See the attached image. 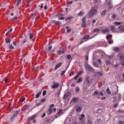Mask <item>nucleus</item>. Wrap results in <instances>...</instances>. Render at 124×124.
Here are the masks:
<instances>
[{
    "instance_id": "obj_12",
    "label": "nucleus",
    "mask_w": 124,
    "mask_h": 124,
    "mask_svg": "<svg viewBox=\"0 0 124 124\" xmlns=\"http://www.w3.org/2000/svg\"><path fill=\"white\" fill-rule=\"evenodd\" d=\"M62 62H60L59 63H58L55 67L54 69L55 70H57V69L58 68H59V67H61V66H62Z\"/></svg>"
},
{
    "instance_id": "obj_17",
    "label": "nucleus",
    "mask_w": 124,
    "mask_h": 124,
    "mask_svg": "<svg viewBox=\"0 0 124 124\" xmlns=\"http://www.w3.org/2000/svg\"><path fill=\"white\" fill-rule=\"evenodd\" d=\"M84 118H85V114H81V116L79 117V121H82Z\"/></svg>"
},
{
    "instance_id": "obj_35",
    "label": "nucleus",
    "mask_w": 124,
    "mask_h": 124,
    "mask_svg": "<svg viewBox=\"0 0 124 124\" xmlns=\"http://www.w3.org/2000/svg\"><path fill=\"white\" fill-rule=\"evenodd\" d=\"M66 29H67V32H70V31H71V30L69 29L68 26H66Z\"/></svg>"
},
{
    "instance_id": "obj_63",
    "label": "nucleus",
    "mask_w": 124,
    "mask_h": 124,
    "mask_svg": "<svg viewBox=\"0 0 124 124\" xmlns=\"http://www.w3.org/2000/svg\"><path fill=\"white\" fill-rule=\"evenodd\" d=\"M41 102H45V99H42L41 100Z\"/></svg>"
},
{
    "instance_id": "obj_40",
    "label": "nucleus",
    "mask_w": 124,
    "mask_h": 124,
    "mask_svg": "<svg viewBox=\"0 0 124 124\" xmlns=\"http://www.w3.org/2000/svg\"><path fill=\"white\" fill-rule=\"evenodd\" d=\"M85 124V121L84 120H79V123L78 124Z\"/></svg>"
},
{
    "instance_id": "obj_9",
    "label": "nucleus",
    "mask_w": 124,
    "mask_h": 124,
    "mask_svg": "<svg viewBox=\"0 0 124 124\" xmlns=\"http://www.w3.org/2000/svg\"><path fill=\"white\" fill-rule=\"evenodd\" d=\"M71 95V93L68 92L66 93H65L63 95V98L64 99H66L68 97H69V96Z\"/></svg>"
},
{
    "instance_id": "obj_31",
    "label": "nucleus",
    "mask_w": 124,
    "mask_h": 124,
    "mask_svg": "<svg viewBox=\"0 0 124 124\" xmlns=\"http://www.w3.org/2000/svg\"><path fill=\"white\" fill-rule=\"evenodd\" d=\"M51 50H52V46H50L48 47V52L51 53Z\"/></svg>"
},
{
    "instance_id": "obj_7",
    "label": "nucleus",
    "mask_w": 124,
    "mask_h": 124,
    "mask_svg": "<svg viewBox=\"0 0 124 124\" xmlns=\"http://www.w3.org/2000/svg\"><path fill=\"white\" fill-rule=\"evenodd\" d=\"M75 108L77 111V112H81V110H82V106H76L75 107Z\"/></svg>"
},
{
    "instance_id": "obj_64",
    "label": "nucleus",
    "mask_w": 124,
    "mask_h": 124,
    "mask_svg": "<svg viewBox=\"0 0 124 124\" xmlns=\"http://www.w3.org/2000/svg\"><path fill=\"white\" fill-rule=\"evenodd\" d=\"M121 65H123V66H124V61L121 62Z\"/></svg>"
},
{
    "instance_id": "obj_22",
    "label": "nucleus",
    "mask_w": 124,
    "mask_h": 124,
    "mask_svg": "<svg viewBox=\"0 0 124 124\" xmlns=\"http://www.w3.org/2000/svg\"><path fill=\"white\" fill-rule=\"evenodd\" d=\"M105 14H106V10H104L101 13V15L102 16H105Z\"/></svg>"
},
{
    "instance_id": "obj_11",
    "label": "nucleus",
    "mask_w": 124,
    "mask_h": 124,
    "mask_svg": "<svg viewBox=\"0 0 124 124\" xmlns=\"http://www.w3.org/2000/svg\"><path fill=\"white\" fill-rule=\"evenodd\" d=\"M63 16V15L62 14H60L57 15V16L58 17V20H64V17H62Z\"/></svg>"
},
{
    "instance_id": "obj_15",
    "label": "nucleus",
    "mask_w": 124,
    "mask_h": 124,
    "mask_svg": "<svg viewBox=\"0 0 124 124\" xmlns=\"http://www.w3.org/2000/svg\"><path fill=\"white\" fill-rule=\"evenodd\" d=\"M114 25L115 26H120L121 25H122V22H117V21H115L114 22Z\"/></svg>"
},
{
    "instance_id": "obj_48",
    "label": "nucleus",
    "mask_w": 124,
    "mask_h": 124,
    "mask_svg": "<svg viewBox=\"0 0 124 124\" xmlns=\"http://www.w3.org/2000/svg\"><path fill=\"white\" fill-rule=\"evenodd\" d=\"M9 49H10V50H12V49H14V47H13V46H12V44H11L9 46Z\"/></svg>"
},
{
    "instance_id": "obj_30",
    "label": "nucleus",
    "mask_w": 124,
    "mask_h": 124,
    "mask_svg": "<svg viewBox=\"0 0 124 124\" xmlns=\"http://www.w3.org/2000/svg\"><path fill=\"white\" fill-rule=\"evenodd\" d=\"M96 112L98 114H100V113L102 112V109L101 108H99L98 110H97Z\"/></svg>"
},
{
    "instance_id": "obj_38",
    "label": "nucleus",
    "mask_w": 124,
    "mask_h": 124,
    "mask_svg": "<svg viewBox=\"0 0 124 124\" xmlns=\"http://www.w3.org/2000/svg\"><path fill=\"white\" fill-rule=\"evenodd\" d=\"M4 81L5 83H7V82H8V78L5 77L4 79Z\"/></svg>"
},
{
    "instance_id": "obj_20",
    "label": "nucleus",
    "mask_w": 124,
    "mask_h": 124,
    "mask_svg": "<svg viewBox=\"0 0 124 124\" xmlns=\"http://www.w3.org/2000/svg\"><path fill=\"white\" fill-rule=\"evenodd\" d=\"M119 30L120 31H124V25H122L119 27Z\"/></svg>"
},
{
    "instance_id": "obj_14",
    "label": "nucleus",
    "mask_w": 124,
    "mask_h": 124,
    "mask_svg": "<svg viewBox=\"0 0 124 124\" xmlns=\"http://www.w3.org/2000/svg\"><path fill=\"white\" fill-rule=\"evenodd\" d=\"M85 14V13L84 12V11H83V10H81L78 14V16H83V15Z\"/></svg>"
},
{
    "instance_id": "obj_53",
    "label": "nucleus",
    "mask_w": 124,
    "mask_h": 124,
    "mask_svg": "<svg viewBox=\"0 0 124 124\" xmlns=\"http://www.w3.org/2000/svg\"><path fill=\"white\" fill-rule=\"evenodd\" d=\"M99 95H101L102 96H103V92L102 91H101L100 92L98 93Z\"/></svg>"
},
{
    "instance_id": "obj_54",
    "label": "nucleus",
    "mask_w": 124,
    "mask_h": 124,
    "mask_svg": "<svg viewBox=\"0 0 124 124\" xmlns=\"http://www.w3.org/2000/svg\"><path fill=\"white\" fill-rule=\"evenodd\" d=\"M55 22H56V21L54 20H52L50 21V24H55Z\"/></svg>"
},
{
    "instance_id": "obj_10",
    "label": "nucleus",
    "mask_w": 124,
    "mask_h": 124,
    "mask_svg": "<svg viewBox=\"0 0 124 124\" xmlns=\"http://www.w3.org/2000/svg\"><path fill=\"white\" fill-rule=\"evenodd\" d=\"M79 101V99L77 97H73L71 100V102H73L74 103H77Z\"/></svg>"
},
{
    "instance_id": "obj_32",
    "label": "nucleus",
    "mask_w": 124,
    "mask_h": 124,
    "mask_svg": "<svg viewBox=\"0 0 124 124\" xmlns=\"http://www.w3.org/2000/svg\"><path fill=\"white\" fill-rule=\"evenodd\" d=\"M5 42L6 43H10V42H11V39H5Z\"/></svg>"
},
{
    "instance_id": "obj_18",
    "label": "nucleus",
    "mask_w": 124,
    "mask_h": 124,
    "mask_svg": "<svg viewBox=\"0 0 124 124\" xmlns=\"http://www.w3.org/2000/svg\"><path fill=\"white\" fill-rule=\"evenodd\" d=\"M36 117V115H33L32 116L30 117L28 120H34V118Z\"/></svg>"
},
{
    "instance_id": "obj_16",
    "label": "nucleus",
    "mask_w": 124,
    "mask_h": 124,
    "mask_svg": "<svg viewBox=\"0 0 124 124\" xmlns=\"http://www.w3.org/2000/svg\"><path fill=\"white\" fill-rule=\"evenodd\" d=\"M89 37H90V35H85L84 36L83 38H84V39H85V40L88 41V40H89L88 38Z\"/></svg>"
},
{
    "instance_id": "obj_26",
    "label": "nucleus",
    "mask_w": 124,
    "mask_h": 124,
    "mask_svg": "<svg viewBox=\"0 0 124 124\" xmlns=\"http://www.w3.org/2000/svg\"><path fill=\"white\" fill-rule=\"evenodd\" d=\"M81 26L82 28H86V27H87V24H86V22H82Z\"/></svg>"
},
{
    "instance_id": "obj_39",
    "label": "nucleus",
    "mask_w": 124,
    "mask_h": 124,
    "mask_svg": "<svg viewBox=\"0 0 124 124\" xmlns=\"http://www.w3.org/2000/svg\"><path fill=\"white\" fill-rule=\"evenodd\" d=\"M83 81V79H82L81 78H79L78 80V81H77V83H81V82Z\"/></svg>"
},
{
    "instance_id": "obj_46",
    "label": "nucleus",
    "mask_w": 124,
    "mask_h": 124,
    "mask_svg": "<svg viewBox=\"0 0 124 124\" xmlns=\"http://www.w3.org/2000/svg\"><path fill=\"white\" fill-rule=\"evenodd\" d=\"M66 59L67 60H70V59H71V55H70V54H69L67 55Z\"/></svg>"
},
{
    "instance_id": "obj_42",
    "label": "nucleus",
    "mask_w": 124,
    "mask_h": 124,
    "mask_svg": "<svg viewBox=\"0 0 124 124\" xmlns=\"http://www.w3.org/2000/svg\"><path fill=\"white\" fill-rule=\"evenodd\" d=\"M43 5H44V4L42 3L40 5H39L38 7H40L41 9H42V8H43Z\"/></svg>"
},
{
    "instance_id": "obj_44",
    "label": "nucleus",
    "mask_w": 124,
    "mask_h": 124,
    "mask_svg": "<svg viewBox=\"0 0 124 124\" xmlns=\"http://www.w3.org/2000/svg\"><path fill=\"white\" fill-rule=\"evenodd\" d=\"M93 65L94 66H95V67H97V68L99 67V66H98V64H97V63H94Z\"/></svg>"
},
{
    "instance_id": "obj_51",
    "label": "nucleus",
    "mask_w": 124,
    "mask_h": 124,
    "mask_svg": "<svg viewBox=\"0 0 124 124\" xmlns=\"http://www.w3.org/2000/svg\"><path fill=\"white\" fill-rule=\"evenodd\" d=\"M87 123L88 124H93V122H92L90 120L88 119L87 120Z\"/></svg>"
},
{
    "instance_id": "obj_58",
    "label": "nucleus",
    "mask_w": 124,
    "mask_h": 124,
    "mask_svg": "<svg viewBox=\"0 0 124 124\" xmlns=\"http://www.w3.org/2000/svg\"><path fill=\"white\" fill-rule=\"evenodd\" d=\"M22 42L23 44L26 43V42H27V39H24V40H22Z\"/></svg>"
},
{
    "instance_id": "obj_33",
    "label": "nucleus",
    "mask_w": 124,
    "mask_h": 124,
    "mask_svg": "<svg viewBox=\"0 0 124 124\" xmlns=\"http://www.w3.org/2000/svg\"><path fill=\"white\" fill-rule=\"evenodd\" d=\"M120 61H124V55H121L120 58Z\"/></svg>"
},
{
    "instance_id": "obj_37",
    "label": "nucleus",
    "mask_w": 124,
    "mask_h": 124,
    "mask_svg": "<svg viewBox=\"0 0 124 124\" xmlns=\"http://www.w3.org/2000/svg\"><path fill=\"white\" fill-rule=\"evenodd\" d=\"M52 112L53 109H52V108H48V112L49 113V114H52Z\"/></svg>"
},
{
    "instance_id": "obj_3",
    "label": "nucleus",
    "mask_w": 124,
    "mask_h": 124,
    "mask_svg": "<svg viewBox=\"0 0 124 124\" xmlns=\"http://www.w3.org/2000/svg\"><path fill=\"white\" fill-rule=\"evenodd\" d=\"M85 68L88 70V71H90L91 72H94V69L89 64H85Z\"/></svg>"
},
{
    "instance_id": "obj_29",
    "label": "nucleus",
    "mask_w": 124,
    "mask_h": 124,
    "mask_svg": "<svg viewBox=\"0 0 124 124\" xmlns=\"http://www.w3.org/2000/svg\"><path fill=\"white\" fill-rule=\"evenodd\" d=\"M41 94V93L40 92L37 93V94H36V98H38L39 96H40Z\"/></svg>"
},
{
    "instance_id": "obj_55",
    "label": "nucleus",
    "mask_w": 124,
    "mask_h": 124,
    "mask_svg": "<svg viewBox=\"0 0 124 124\" xmlns=\"http://www.w3.org/2000/svg\"><path fill=\"white\" fill-rule=\"evenodd\" d=\"M79 91H80V90L79 89V88L77 87V88H76V93H79Z\"/></svg>"
},
{
    "instance_id": "obj_19",
    "label": "nucleus",
    "mask_w": 124,
    "mask_h": 124,
    "mask_svg": "<svg viewBox=\"0 0 124 124\" xmlns=\"http://www.w3.org/2000/svg\"><path fill=\"white\" fill-rule=\"evenodd\" d=\"M80 44H82L83 43H84V42H86V41H87L85 39H84V38L80 39Z\"/></svg>"
},
{
    "instance_id": "obj_52",
    "label": "nucleus",
    "mask_w": 124,
    "mask_h": 124,
    "mask_svg": "<svg viewBox=\"0 0 124 124\" xmlns=\"http://www.w3.org/2000/svg\"><path fill=\"white\" fill-rule=\"evenodd\" d=\"M65 71H66V70H65V71H63L61 72L62 76H63V75L65 73Z\"/></svg>"
},
{
    "instance_id": "obj_56",
    "label": "nucleus",
    "mask_w": 124,
    "mask_h": 124,
    "mask_svg": "<svg viewBox=\"0 0 124 124\" xmlns=\"http://www.w3.org/2000/svg\"><path fill=\"white\" fill-rule=\"evenodd\" d=\"M74 75V72H71L70 74H69V76H72Z\"/></svg>"
},
{
    "instance_id": "obj_25",
    "label": "nucleus",
    "mask_w": 124,
    "mask_h": 124,
    "mask_svg": "<svg viewBox=\"0 0 124 124\" xmlns=\"http://www.w3.org/2000/svg\"><path fill=\"white\" fill-rule=\"evenodd\" d=\"M107 65H111V62L109 60L106 61Z\"/></svg>"
},
{
    "instance_id": "obj_28",
    "label": "nucleus",
    "mask_w": 124,
    "mask_h": 124,
    "mask_svg": "<svg viewBox=\"0 0 124 124\" xmlns=\"http://www.w3.org/2000/svg\"><path fill=\"white\" fill-rule=\"evenodd\" d=\"M107 93L108 94H111V91H110V89H109V87L107 88Z\"/></svg>"
},
{
    "instance_id": "obj_43",
    "label": "nucleus",
    "mask_w": 124,
    "mask_h": 124,
    "mask_svg": "<svg viewBox=\"0 0 124 124\" xmlns=\"http://www.w3.org/2000/svg\"><path fill=\"white\" fill-rule=\"evenodd\" d=\"M97 74L98 75V76H102L103 74L101 72H98L97 73Z\"/></svg>"
},
{
    "instance_id": "obj_24",
    "label": "nucleus",
    "mask_w": 124,
    "mask_h": 124,
    "mask_svg": "<svg viewBox=\"0 0 124 124\" xmlns=\"http://www.w3.org/2000/svg\"><path fill=\"white\" fill-rule=\"evenodd\" d=\"M62 109H60L59 111L57 112L58 115L61 116L62 115Z\"/></svg>"
},
{
    "instance_id": "obj_49",
    "label": "nucleus",
    "mask_w": 124,
    "mask_h": 124,
    "mask_svg": "<svg viewBox=\"0 0 124 124\" xmlns=\"http://www.w3.org/2000/svg\"><path fill=\"white\" fill-rule=\"evenodd\" d=\"M29 37L30 39H32V38L33 37V35H32V34H30L29 35Z\"/></svg>"
},
{
    "instance_id": "obj_4",
    "label": "nucleus",
    "mask_w": 124,
    "mask_h": 124,
    "mask_svg": "<svg viewBox=\"0 0 124 124\" xmlns=\"http://www.w3.org/2000/svg\"><path fill=\"white\" fill-rule=\"evenodd\" d=\"M112 34H110L107 36V39L108 40L109 44H113V40L112 39Z\"/></svg>"
},
{
    "instance_id": "obj_59",
    "label": "nucleus",
    "mask_w": 124,
    "mask_h": 124,
    "mask_svg": "<svg viewBox=\"0 0 124 124\" xmlns=\"http://www.w3.org/2000/svg\"><path fill=\"white\" fill-rule=\"evenodd\" d=\"M54 106H55V105L54 104H52L49 105L50 108H52V107H54Z\"/></svg>"
},
{
    "instance_id": "obj_45",
    "label": "nucleus",
    "mask_w": 124,
    "mask_h": 124,
    "mask_svg": "<svg viewBox=\"0 0 124 124\" xmlns=\"http://www.w3.org/2000/svg\"><path fill=\"white\" fill-rule=\"evenodd\" d=\"M110 28H111V31H115V26H114V25H111L110 26Z\"/></svg>"
},
{
    "instance_id": "obj_5",
    "label": "nucleus",
    "mask_w": 124,
    "mask_h": 124,
    "mask_svg": "<svg viewBox=\"0 0 124 124\" xmlns=\"http://www.w3.org/2000/svg\"><path fill=\"white\" fill-rule=\"evenodd\" d=\"M60 86V84L59 83L56 82V81L53 82V85H51L52 89H57Z\"/></svg>"
},
{
    "instance_id": "obj_6",
    "label": "nucleus",
    "mask_w": 124,
    "mask_h": 124,
    "mask_svg": "<svg viewBox=\"0 0 124 124\" xmlns=\"http://www.w3.org/2000/svg\"><path fill=\"white\" fill-rule=\"evenodd\" d=\"M109 32H110V31H109V29H108V28L103 29L102 31V34H106L107 33H109Z\"/></svg>"
},
{
    "instance_id": "obj_61",
    "label": "nucleus",
    "mask_w": 124,
    "mask_h": 124,
    "mask_svg": "<svg viewBox=\"0 0 124 124\" xmlns=\"http://www.w3.org/2000/svg\"><path fill=\"white\" fill-rule=\"evenodd\" d=\"M57 54H58V55H61V54H62V51L59 50V51L57 52Z\"/></svg>"
},
{
    "instance_id": "obj_8",
    "label": "nucleus",
    "mask_w": 124,
    "mask_h": 124,
    "mask_svg": "<svg viewBox=\"0 0 124 124\" xmlns=\"http://www.w3.org/2000/svg\"><path fill=\"white\" fill-rule=\"evenodd\" d=\"M18 111L16 110L15 113L13 114V115L12 116L11 120L13 121L14 119L15 118V117H17V115H18Z\"/></svg>"
},
{
    "instance_id": "obj_34",
    "label": "nucleus",
    "mask_w": 124,
    "mask_h": 124,
    "mask_svg": "<svg viewBox=\"0 0 124 124\" xmlns=\"http://www.w3.org/2000/svg\"><path fill=\"white\" fill-rule=\"evenodd\" d=\"M18 19V17L17 16H15L14 18H11V21H16V20Z\"/></svg>"
},
{
    "instance_id": "obj_27",
    "label": "nucleus",
    "mask_w": 124,
    "mask_h": 124,
    "mask_svg": "<svg viewBox=\"0 0 124 124\" xmlns=\"http://www.w3.org/2000/svg\"><path fill=\"white\" fill-rule=\"evenodd\" d=\"M35 16H36L35 13H32L31 14V17L32 19H34V18H35Z\"/></svg>"
},
{
    "instance_id": "obj_2",
    "label": "nucleus",
    "mask_w": 124,
    "mask_h": 124,
    "mask_svg": "<svg viewBox=\"0 0 124 124\" xmlns=\"http://www.w3.org/2000/svg\"><path fill=\"white\" fill-rule=\"evenodd\" d=\"M85 81L86 82L83 87L84 91H87V89H88V88L91 86V84H90V76L85 77Z\"/></svg>"
},
{
    "instance_id": "obj_50",
    "label": "nucleus",
    "mask_w": 124,
    "mask_h": 124,
    "mask_svg": "<svg viewBox=\"0 0 124 124\" xmlns=\"http://www.w3.org/2000/svg\"><path fill=\"white\" fill-rule=\"evenodd\" d=\"M82 23H86V18L85 17H83L82 19Z\"/></svg>"
},
{
    "instance_id": "obj_47",
    "label": "nucleus",
    "mask_w": 124,
    "mask_h": 124,
    "mask_svg": "<svg viewBox=\"0 0 124 124\" xmlns=\"http://www.w3.org/2000/svg\"><path fill=\"white\" fill-rule=\"evenodd\" d=\"M116 15L115 14H113L112 16H111V18L112 19H115L116 18Z\"/></svg>"
},
{
    "instance_id": "obj_36",
    "label": "nucleus",
    "mask_w": 124,
    "mask_h": 124,
    "mask_svg": "<svg viewBox=\"0 0 124 124\" xmlns=\"http://www.w3.org/2000/svg\"><path fill=\"white\" fill-rule=\"evenodd\" d=\"M54 25H55L56 26H60V25H61V23L59 21H56L54 23Z\"/></svg>"
},
{
    "instance_id": "obj_41",
    "label": "nucleus",
    "mask_w": 124,
    "mask_h": 124,
    "mask_svg": "<svg viewBox=\"0 0 124 124\" xmlns=\"http://www.w3.org/2000/svg\"><path fill=\"white\" fill-rule=\"evenodd\" d=\"M21 1H22V0H17V4H16L17 6H18V5H19V4H20V3H21Z\"/></svg>"
},
{
    "instance_id": "obj_13",
    "label": "nucleus",
    "mask_w": 124,
    "mask_h": 124,
    "mask_svg": "<svg viewBox=\"0 0 124 124\" xmlns=\"http://www.w3.org/2000/svg\"><path fill=\"white\" fill-rule=\"evenodd\" d=\"M81 74H82V71L78 72V74L74 78V79L75 80H76L77 78H78V77H79L80 75H81Z\"/></svg>"
},
{
    "instance_id": "obj_1",
    "label": "nucleus",
    "mask_w": 124,
    "mask_h": 124,
    "mask_svg": "<svg viewBox=\"0 0 124 124\" xmlns=\"http://www.w3.org/2000/svg\"><path fill=\"white\" fill-rule=\"evenodd\" d=\"M97 13V7L94 6L92 7L88 14L89 17H93V15Z\"/></svg>"
},
{
    "instance_id": "obj_62",
    "label": "nucleus",
    "mask_w": 124,
    "mask_h": 124,
    "mask_svg": "<svg viewBox=\"0 0 124 124\" xmlns=\"http://www.w3.org/2000/svg\"><path fill=\"white\" fill-rule=\"evenodd\" d=\"M94 94H98V91H94Z\"/></svg>"
},
{
    "instance_id": "obj_60",
    "label": "nucleus",
    "mask_w": 124,
    "mask_h": 124,
    "mask_svg": "<svg viewBox=\"0 0 124 124\" xmlns=\"http://www.w3.org/2000/svg\"><path fill=\"white\" fill-rule=\"evenodd\" d=\"M46 94V91H44L43 92V95L44 96Z\"/></svg>"
},
{
    "instance_id": "obj_57",
    "label": "nucleus",
    "mask_w": 124,
    "mask_h": 124,
    "mask_svg": "<svg viewBox=\"0 0 124 124\" xmlns=\"http://www.w3.org/2000/svg\"><path fill=\"white\" fill-rule=\"evenodd\" d=\"M118 124H124V122L121 121L118 122Z\"/></svg>"
},
{
    "instance_id": "obj_23",
    "label": "nucleus",
    "mask_w": 124,
    "mask_h": 124,
    "mask_svg": "<svg viewBox=\"0 0 124 124\" xmlns=\"http://www.w3.org/2000/svg\"><path fill=\"white\" fill-rule=\"evenodd\" d=\"M100 31V29H98V28H95L93 30V32H98V31Z\"/></svg>"
},
{
    "instance_id": "obj_21",
    "label": "nucleus",
    "mask_w": 124,
    "mask_h": 124,
    "mask_svg": "<svg viewBox=\"0 0 124 124\" xmlns=\"http://www.w3.org/2000/svg\"><path fill=\"white\" fill-rule=\"evenodd\" d=\"M113 51H115V52H119L120 51V48L118 47H115L113 48Z\"/></svg>"
}]
</instances>
